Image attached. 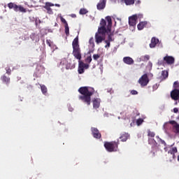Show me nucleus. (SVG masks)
Here are the masks:
<instances>
[{
	"label": "nucleus",
	"mask_w": 179,
	"mask_h": 179,
	"mask_svg": "<svg viewBox=\"0 0 179 179\" xmlns=\"http://www.w3.org/2000/svg\"><path fill=\"white\" fill-rule=\"evenodd\" d=\"M99 24L100 27H99L98 31L95 34V43H96V44L103 43V41L106 40V34H110V33H111L113 20L111 19V17L107 16L106 17V20L103 18L101 20Z\"/></svg>",
	"instance_id": "nucleus-1"
},
{
	"label": "nucleus",
	"mask_w": 179,
	"mask_h": 179,
	"mask_svg": "<svg viewBox=\"0 0 179 179\" xmlns=\"http://www.w3.org/2000/svg\"><path fill=\"white\" fill-rule=\"evenodd\" d=\"M73 52L72 55L78 60V72L80 75L85 73V69H89V64L81 61L82 59V50L79 45V36H76L72 42Z\"/></svg>",
	"instance_id": "nucleus-2"
},
{
	"label": "nucleus",
	"mask_w": 179,
	"mask_h": 179,
	"mask_svg": "<svg viewBox=\"0 0 179 179\" xmlns=\"http://www.w3.org/2000/svg\"><path fill=\"white\" fill-rule=\"evenodd\" d=\"M78 92L81 94L78 96V99L90 106L92 103V96L94 94V88L90 87H80L78 89Z\"/></svg>",
	"instance_id": "nucleus-3"
},
{
	"label": "nucleus",
	"mask_w": 179,
	"mask_h": 179,
	"mask_svg": "<svg viewBox=\"0 0 179 179\" xmlns=\"http://www.w3.org/2000/svg\"><path fill=\"white\" fill-rule=\"evenodd\" d=\"M120 145V141H110L105 142L104 148L106 149L107 152H117L118 150V145Z\"/></svg>",
	"instance_id": "nucleus-4"
},
{
	"label": "nucleus",
	"mask_w": 179,
	"mask_h": 179,
	"mask_svg": "<svg viewBox=\"0 0 179 179\" xmlns=\"http://www.w3.org/2000/svg\"><path fill=\"white\" fill-rule=\"evenodd\" d=\"M8 7L9 9H13L15 12H22V13H26V8H24L22 6H18L15 3H8Z\"/></svg>",
	"instance_id": "nucleus-5"
},
{
	"label": "nucleus",
	"mask_w": 179,
	"mask_h": 179,
	"mask_svg": "<svg viewBox=\"0 0 179 179\" xmlns=\"http://www.w3.org/2000/svg\"><path fill=\"white\" fill-rule=\"evenodd\" d=\"M168 124L172 125V131L174 134H179V124L176 120H171L164 123V127H167Z\"/></svg>",
	"instance_id": "nucleus-6"
},
{
	"label": "nucleus",
	"mask_w": 179,
	"mask_h": 179,
	"mask_svg": "<svg viewBox=\"0 0 179 179\" xmlns=\"http://www.w3.org/2000/svg\"><path fill=\"white\" fill-rule=\"evenodd\" d=\"M138 83L141 85L142 87L145 86H148V83H149V77L148 76V74L145 73L138 80Z\"/></svg>",
	"instance_id": "nucleus-7"
},
{
	"label": "nucleus",
	"mask_w": 179,
	"mask_h": 179,
	"mask_svg": "<svg viewBox=\"0 0 179 179\" xmlns=\"http://www.w3.org/2000/svg\"><path fill=\"white\" fill-rule=\"evenodd\" d=\"M92 135L95 139H100L101 138V133L96 127L91 128Z\"/></svg>",
	"instance_id": "nucleus-8"
},
{
	"label": "nucleus",
	"mask_w": 179,
	"mask_h": 179,
	"mask_svg": "<svg viewBox=\"0 0 179 179\" xmlns=\"http://www.w3.org/2000/svg\"><path fill=\"white\" fill-rule=\"evenodd\" d=\"M171 98L172 100L177 101L179 100V90L174 89L171 92Z\"/></svg>",
	"instance_id": "nucleus-9"
},
{
	"label": "nucleus",
	"mask_w": 179,
	"mask_h": 179,
	"mask_svg": "<svg viewBox=\"0 0 179 179\" xmlns=\"http://www.w3.org/2000/svg\"><path fill=\"white\" fill-rule=\"evenodd\" d=\"M138 22V16L134 15L131 17H129V26H136V23Z\"/></svg>",
	"instance_id": "nucleus-10"
},
{
	"label": "nucleus",
	"mask_w": 179,
	"mask_h": 179,
	"mask_svg": "<svg viewBox=\"0 0 179 179\" xmlns=\"http://www.w3.org/2000/svg\"><path fill=\"white\" fill-rule=\"evenodd\" d=\"M164 61L168 65H173V64H174L176 59H174V57L173 56L166 55L164 57Z\"/></svg>",
	"instance_id": "nucleus-11"
},
{
	"label": "nucleus",
	"mask_w": 179,
	"mask_h": 179,
	"mask_svg": "<svg viewBox=\"0 0 179 179\" xmlns=\"http://www.w3.org/2000/svg\"><path fill=\"white\" fill-rule=\"evenodd\" d=\"M107 3V0H100L96 5V8L98 10H103L106 8Z\"/></svg>",
	"instance_id": "nucleus-12"
},
{
	"label": "nucleus",
	"mask_w": 179,
	"mask_h": 179,
	"mask_svg": "<svg viewBox=\"0 0 179 179\" xmlns=\"http://www.w3.org/2000/svg\"><path fill=\"white\" fill-rule=\"evenodd\" d=\"M51 6H54V4L51 3H46L44 6V8L47 10V13H48L49 15H52L53 13L52 9H51Z\"/></svg>",
	"instance_id": "nucleus-13"
},
{
	"label": "nucleus",
	"mask_w": 179,
	"mask_h": 179,
	"mask_svg": "<svg viewBox=\"0 0 179 179\" xmlns=\"http://www.w3.org/2000/svg\"><path fill=\"white\" fill-rule=\"evenodd\" d=\"M129 134L124 132L120 134V139L122 142H127L129 139Z\"/></svg>",
	"instance_id": "nucleus-14"
},
{
	"label": "nucleus",
	"mask_w": 179,
	"mask_h": 179,
	"mask_svg": "<svg viewBox=\"0 0 179 179\" xmlns=\"http://www.w3.org/2000/svg\"><path fill=\"white\" fill-rule=\"evenodd\" d=\"M123 62L127 65H134V59L130 57H125L123 58Z\"/></svg>",
	"instance_id": "nucleus-15"
},
{
	"label": "nucleus",
	"mask_w": 179,
	"mask_h": 179,
	"mask_svg": "<svg viewBox=\"0 0 179 179\" xmlns=\"http://www.w3.org/2000/svg\"><path fill=\"white\" fill-rule=\"evenodd\" d=\"M157 44H159V39L156 38L155 37H152L151 38V43H150V48H155V47H156V45H157Z\"/></svg>",
	"instance_id": "nucleus-16"
},
{
	"label": "nucleus",
	"mask_w": 179,
	"mask_h": 179,
	"mask_svg": "<svg viewBox=\"0 0 179 179\" xmlns=\"http://www.w3.org/2000/svg\"><path fill=\"white\" fill-rule=\"evenodd\" d=\"M178 150L177 147H173L170 149V150L168 152L169 155H172L173 159H176V153H177Z\"/></svg>",
	"instance_id": "nucleus-17"
},
{
	"label": "nucleus",
	"mask_w": 179,
	"mask_h": 179,
	"mask_svg": "<svg viewBox=\"0 0 179 179\" xmlns=\"http://www.w3.org/2000/svg\"><path fill=\"white\" fill-rule=\"evenodd\" d=\"M1 79L3 82V83H6V85H7V86L10 83V78L7 77L5 75L1 76Z\"/></svg>",
	"instance_id": "nucleus-18"
},
{
	"label": "nucleus",
	"mask_w": 179,
	"mask_h": 179,
	"mask_svg": "<svg viewBox=\"0 0 179 179\" xmlns=\"http://www.w3.org/2000/svg\"><path fill=\"white\" fill-rule=\"evenodd\" d=\"M93 107L94 108H99L100 107V99H94L93 100Z\"/></svg>",
	"instance_id": "nucleus-19"
},
{
	"label": "nucleus",
	"mask_w": 179,
	"mask_h": 179,
	"mask_svg": "<svg viewBox=\"0 0 179 179\" xmlns=\"http://www.w3.org/2000/svg\"><path fill=\"white\" fill-rule=\"evenodd\" d=\"M148 24V22H141L137 25V29L138 30H143L145 27Z\"/></svg>",
	"instance_id": "nucleus-20"
},
{
	"label": "nucleus",
	"mask_w": 179,
	"mask_h": 179,
	"mask_svg": "<svg viewBox=\"0 0 179 179\" xmlns=\"http://www.w3.org/2000/svg\"><path fill=\"white\" fill-rule=\"evenodd\" d=\"M162 79L164 80L167 79L169 78V71L164 70L162 71V76H161Z\"/></svg>",
	"instance_id": "nucleus-21"
},
{
	"label": "nucleus",
	"mask_w": 179,
	"mask_h": 179,
	"mask_svg": "<svg viewBox=\"0 0 179 179\" xmlns=\"http://www.w3.org/2000/svg\"><path fill=\"white\" fill-rule=\"evenodd\" d=\"M141 61H143V62H146L148 61H149V59H150V56H149V55H145L144 56H142L141 57Z\"/></svg>",
	"instance_id": "nucleus-22"
},
{
	"label": "nucleus",
	"mask_w": 179,
	"mask_h": 179,
	"mask_svg": "<svg viewBox=\"0 0 179 179\" xmlns=\"http://www.w3.org/2000/svg\"><path fill=\"white\" fill-rule=\"evenodd\" d=\"M123 1L126 5H134L135 3V0H123Z\"/></svg>",
	"instance_id": "nucleus-23"
},
{
	"label": "nucleus",
	"mask_w": 179,
	"mask_h": 179,
	"mask_svg": "<svg viewBox=\"0 0 179 179\" xmlns=\"http://www.w3.org/2000/svg\"><path fill=\"white\" fill-rule=\"evenodd\" d=\"M41 92H42L43 94H47L48 90H47V87H45V85H41Z\"/></svg>",
	"instance_id": "nucleus-24"
},
{
	"label": "nucleus",
	"mask_w": 179,
	"mask_h": 179,
	"mask_svg": "<svg viewBox=\"0 0 179 179\" xmlns=\"http://www.w3.org/2000/svg\"><path fill=\"white\" fill-rule=\"evenodd\" d=\"M89 11L86 8H80L79 13L80 15H86Z\"/></svg>",
	"instance_id": "nucleus-25"
},
{
	"label": "nucleus",
	"mask_w": 179,
	"mask_h": 179,
	"mask_svg": "<svg viewBox=\"0 0 179 179\" xmlns=\"http://www.w3.org/2000/svg\"><path fill=\"white\" fill-rule=\"evenodd\" d=\"M156 134H155V132L150 131V130H148V136H150V138H155V136Z\"/></svg>",
	"instance_id": "nucleus-26"
},
{
	"label": "nucleus",
	"mask_w": 179,
	"mask_h": 179,
	"mask_svg": "<svg viewBox=\"0 0 179 179\" xmlns=\"http://www.w3.org/2000/svg\"><path fill=\"white\" fill-rule=\"evenodd\" d=\"M173 87L174 89H176V90H179V83H178V81H175L174 82Z\"/></svg>",
	"instance_id": "nucleus-27"
},
{
	"label": "nucleus",
	"mask_w": 179,
	"mask_h": 179,
	"mask_svg": "<svg viewBox=\"0 0 179 179\" xmlns=\"http://www.w3.org/2000/svg\"><path fill=\"white\" fill-rule=\"evenodd\" d=\"M143 123V119L142 118H139L136 120V125H138V127H139L140 125H142Z\"/></svg>",
	"instance_id": "nucleus-28"
},
{
	"label": "nucleus",
	"mask_w": 179,
	"mask_h": 179,
	"mask_svg": "<svg viewBox=\"0 0 179 179\" xmlns=\"http://www.w3.org/2000/svg\"><path fill=\"white\" fill-rule=\"evenodd\" d=\"M64 27H65V34L68 36H69V27L68 26V24H66L64 25Z\"/></svg>",
	"instance_id": "nucleus-29"
},
{
	"label": "nucleus",
	"mask_w": 179,
	"mask_h": 179,
	"mask_svg": "<svg viewBox=\"0 0 179 179\" xmlns=\"http://www.w3.org/2000/svg\"><path fill=\"white\" fill-rule=\"evenodd\" d=\"M89 44L90 45H92V47H94V39L93 38V37L90 38L89 40Z\"/></svg>",
	"instance_id": "nucleus-30"
},
{
	"label": "nucleus",
	"mask_w": 179,
	"mask_h": 179,
	"mask_svg": "<svg viewBox=\"0 0 179 179\" xmlns=\"http://www.w3.org/2000/svg\"><path fill=\"white\" fill-rule=\"evenodd\" d=\"M5 69L6 71L7 75H10V73H12V70H10V66H7V67H6Z\"/></svg>",
	"instance_id": "nucleus-31"
},
{
	"label": "nucleus",
	"mask_w": 179,
	"mask_h": 179,
	"mask_svg": "<svg viewBox=\"0 0 179 179\" xmlns=\"http://www.w3.org/2000/svg\"><path fill=\"white\" fill-rule=\"evenodd\" d=\"M112 36L113 35L111 34H108L107 41H109L110 43V41H114V39L113 38Z\"/></svg>",
	"instance_id": "nucleus-32"
},
{
	"label": "nucleus",
	"mask_w": 179,
	"mask_h": 179,
	"mask_svg": "<svg viewBox=\"0 0 179 179\" xmlns=\"http://www.w3.org/2000/svg\"><path fill=\"white\" fill-rule=\"evenodd\" d=\"M60 20L62 23H64L65 24V26H66V24H68L66 20H65V18H64L63 17H60Z\"/></svg>",
	"instance_id": "nucleus-33"
},
{
	"label": "nucleus",
	"mask_w": 179,
	"mask_h": 179,
	"mask_svg": "<svg viewBox=\"0 0 179 179\" xmlns=\"http://www.w3.org/2000/svg\"><path fill=\"white\" fill-rule=\"evenodd\" d=\"M93 58H94V61H97V59H99V58H100V55L94 54V55H93Z\"/></svg>",
	"instance_id": "nucleus-34"
},
{
	"label": "nucleus",
	"mask_w": 179,
	"mask_h": 179,
	"mask_svg": "<svg viewBox=\"0 0 179 179\" xmlns=\"http://www.w3.org/2000/svg\"><path fill=\"white\" fill-rule=\"evenodd\" d=\"M85 62L90 64L92 62V56H89L85 59Z\"/></svg>",
	"instance_id": "nucleus-35"
},
{
	"label": "nucleus",
	"mask_w": 179,
	"mask_h": 179,
	"mask_svg": "<svg viewBox=\"0 0 179 179\" xmlns=\"http://www.w3.org/2000/svg\"><path fill=\"white\" fill-rule=\"evenodd\" d=\"M75 69L74 64H72L71 66V64H67L66 69Z\"/></svg>",
	"instance_id": "nucleus-36"
},
{
	"label": "nucleus",
	"mask_w": 179,
	"mask_h": 179,
	"mask_svg": "<svg viewBox=\"0 0 179 179\" xmlns=\"http://www.w3.org/2000/svg\"><path fill=\"white\" fill-rule=\"evenodd\" d=\"M156 138L159 139V142L162 143V145H164V146H166V141H164V140H162V138H159V136H156Z\"/></svg>",
	"instance_id": "nucleus-37"
},
{
	"label": "nucleus",
	"mask_w": 179,
	"mask_h": 179,
	"mask_svg": "<svg viewBox=\"0 0 179 179\" xmlns=\"http://www.w3.org/2000/svg\"><path fill=\"white\" fill-rule=\"evenodd\" d=\"M131 94H132L133 96H135L136 94H138V91L133 90L130 92Z\"/></svg>",
	"instance_id": "nucleus-38"
},
{
	"label": "nucleus",
	"mask_w": 179,
	"mask_h": 179,
	"mask_svg": "<svg viewBox=\"0 0 179 179\" xmlns=\"http://www.w3.org/2000/svg\"><path fill=\"white\" fill-rule=\"evenodd\" d=\"M105 43H106V45H105V48H107L110 47V41L106 40V41H105Z\"/></svg>",
	"instance_id": "nucleus-39"
},
{
	"label": "nucleus",
	"mask_w": 179,
	"mask_h": 179,
	"mask_svg": "<svg viewBox=\"0 0 179 179\" xmlns=\"http://www.w3.org/2000/svg\"><path fill=\"white\" fill-rule=\"evenodd\" d=\"M158 87H159V85H158L157 84L154 85L152 86V90H153V92H155V90H157Z\"/></svg>",
	"instance_id": "nucleus-40"
},
{
	"label": "nucleus",
	"mask_w": 179,
	"mask_h": 179,
	"mask_svg": "<svg viewBox=\"0 0 179 179\" xmlns=\"http://www.w3.org/2000/svg\"><path fill=\"white\" fill-rule=\"evenodd\" d=\"M173 113H175L176 114H177V113H178V108H173Z\"/></svg>",
	"instance_id": "nucleus-41"
},
{
	"label": "nucleus",
	"mask_w": 179,
	"mask_h": 179,
	"mask_svg": "<svg viewBox=\"0 0 179 179\" xmlns=\"http://www.w3.org/2000/svg\"><path fill=\"white\" fill-rule=\"evenodd\" d=\"M46 43L48 45H49V47H51V43L50 42V40H46Z\"/></svg>",
	"instance_id": "nucleus-42"
},
{
	"label": "nucleus",
	"mask_w": 179,
	"mask_h": 179,
	"mask_svg": "<svg viewBox=\"0 0 179 179\" xmlns=\"http://www.w3.org/2000/svg\"><path fill=\"white\" fill-rule=\"evenodd\" d=\"M158 64H159V65H162V64H163V62H162V61L159 62Z\"/></svg>",
	"instance_id": "nucleus-43"
},
{
	"label": "nucleus",
	"mask_w": 179,
	"mask_h": 179,
	"mask_svg": "<svg viewBox=\"0 0 179 179\" xmlns=\"http://www.w3.org/2000/svg\"><path fill=\"white\" fill-rule=\"evenodd\" d=\"M72 17H76V15L75 14L72 15Z\"/></svg>",
	"instance_id": "nucleus-44"
},
{
	"label": "nucleus",
	"mask_w": 179,
	"mask_h": 179,
	"mask_svg": "<svg viewBox=\"0 0 179 179\" xmlns=\"http://www.w3.org/2000/svg\"><path fill=\"white\" fill-rule=\"evenodd\" d=\"M55 6H58V7H59V6H61L59 4H55Z\"/></svg>",
	"instance_id": "nucleus-45"
},
{
	"label": "nucleus",
	"mask_w": 179,
	"mask_h": 179,
	"mask_svg": "<svg viewBox=\"0 0 179 179\" xmlns=\"http://www.w3.org/2000/svg\"><path fill=\"white\" fill-rule=\"evenodd\" d=\"M178 162H179V155H178Z\"/></svg>",
	"instance_id": "nucleus-46"
},
{
	"label": "nucleus",
	"mask_w": 179,
	"mask_h": 179,
	"mask_svg": "<svg viewBox=\"0 0 179 179\" xmlns=\"http://www.w3.org/2000/svg\"><path fill=\"white\" fill-rule=\"evenodd\" d=\"M164 150H166V148H164Z\"/></svg>",
	"instance_id": "nucleus-47"
}]
</instances>
